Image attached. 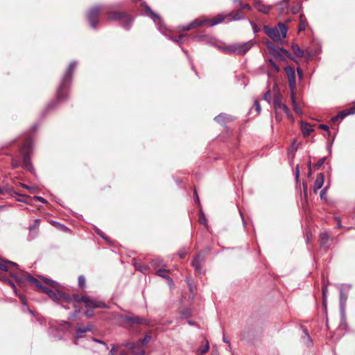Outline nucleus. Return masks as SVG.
I'll use <instances>...</instances> for the list:
<instances>
[{"label":"nucleus","mask_w":355,"mask_h":355,"mask_svg":"<svg viewBox=\"0 0 355 355\" xmlns=\"http://www.w3.org/2000/svg\"><path fill=\"white\" fill-rule=\"evenodd\" d=\"M231 17L230 20L239 21L243 19L245 17L241 14V10H238L235 14L229 13L226 16H222L220 15L216 16L212 19H196L189 23L188 25L182 27L183 31H189L198 26H200L207 23H211V26H215L223 22L225 18Z\"/></svg>","instance_id":"1"},{"label":"nucleus","mask_w":355,"mask_h":355,"mask_svg":"<svg viewBox=\"0 0 355 355\" xmlns=\"http://www.w3.org/2000/svg\"><path fill=\"white\" fill-rule=\"evenodd\" d=\"M77 65L76 62H71L69 66L67 73L64 75L60 87H58L56 93V98L58 101H62L67 98L65 94V89L68 85L71 82L72 72Z\"/></svg>","instance_id":"2"},{"label":"nucleus","mask_w":355,"mask_h":355,"mask_svg":"<svg viewBox=\"0 0 355 355\" xmlns=\"http://www.w3.org/2000/svg\"><path fill=\"white\" fill-rule=\"evenodd\" d=\"M279 29L276 27L270 28L267 25L263 26L265 33L270 37L274 42H279L282 38L286 37L287 27L282 23H279Z\"/></svg>","instance_id":"3"},{"label":"nucleus","mask_w":355,"mask_h":355,"mask_svg":"<svg viewBox=\"0 0 355 355\" xmlns=\"http://www.w3.org/2000/svg\"><path fill=\"white\" fill-rule=\"evenodd\" d=\"M150 339L151 336L148 335L137 343H125L123 346L127 347L134 355H144V345H146Z\"/></svg>","instance_id":"4"},{"label":"nucleus","mask_w":355,"mask_h":355,"mask_svg":"<svg viewBox=\"0 0 355 355\" xmlns=\"http://www.w3.org/2000/svg\"><path fill=\"white\" fill-rule=\"evenodd\" d=\"M32 150V141L27 139L23 146L20 149L21 154L23 156L22 165L23 167L30 171L33 170V165L30 161V153Z\"/></svg>","instance_id":"5"},{"label":"nucleus","mask_w":355,"mask_h":355,"mask_svg":"<svg viewBox=\"0 0 355 355\" xmlns=\"http://www.w3.org/2000/svg\"><path fill=\"white\" fill-rule=\"evenodd\" d=\"M107 14L108 20L121 19L122 26L126 30L130 29L133 19L127 14L123 12H115L112 11L107 12Z\"/></svg>","instance_id":"6"},{"label":"nucleus","mask_w":355,"mask_h":355,"mask_svg":"<svg viewBox=\"0 0 355 355\" xmlns=\"http://www.w3.org/2000/svg\"><path fill=\"white\" fill-rule=\"evenodd\" d=\"M104 7L103 6H96L91 8L87 13V19L90 26L93 28H96L98 23V17L100 13L103 10Z\"/></svg>","instance_id":"7"},{"label":"nucleus","mask_w":355,"mask_h":355,"mask_svg":"<svg viewBox=\"0 0 355 355\" xmlns=\"http://www.w3.org/2000/svg\"><path fill=\"white\" fill-rule=\"evenodd\" d=\"M73 299L74 301L80 302H83L85 304L87 308H107V305L99 301L93 300L88 297H78V295H73Z\"/></svg>","instance_id":"8"},{"label":"nucleus","mask_w":355,"mask_h":355,"mask_svg":"<svg viewBox=\"0 0 355 355\" xmlns=\"http://www.w3.org/2000/svg\"><path fill=\"white\" fill-rule=\"evenodd\" d=\"M273 106L276 112L282 110L286 116L292 118V114L287 105L282 102V96L280 94H277L274 96Z\"/></svg>","instance_id":"9"},{"label":"nucleus","mask_w":355,"mask_h":355,"mask_svg":"<svg viewBox=\"0 0 355 355\" xmlns=\"http://www.w3.org/2000/svg\"><path fill=\"white\" fill-rule=\"evenodd\" d=\"M121 318L124 320L125 322L130 324H142V325H150V322L148 319L141 318L137 315H128V316H123L121 315Z\"/></svg>","instance_id":"10"},{"label":"nucleus","mask_w":355,"mask_h":355,"mask_svg":"<svg viewBox=\"0 0 355 355\" xmlns=\"http://www.w3.org/2000/svg\"><path fill=\"white\" fill-rule=\"evenodd\" d=\"M286 76L288 81V86L291 92H294L295 89V72L293 67H287L285 69Z\"/></svg>","instance_id":"11"},{"label":"nucleus","mask_w":355,"mask_h":355,"mask_svg":"<svg viewBox=\"0 0 355 355\" xmlns=\"http://www.w3.org/2000/svg\"><path fill=\"white\" fill-rule=\"evenodd\" d=\"M205 259V254L202 253H198L193 259L192 261V266L195 270L198 273H202V265Z\"/></svg>","instance_id":"12"},{"label":"nucleus","mask_w":355,"mask_h":355,"mask_svg":"<svg viewBox=\"0 0 355 355\" xmlns=\"http://www.w3.org/2000/svg\"><path fill=\"white\" fill-rule=\"evenodd\" d=\"M254 44V42L253 40H250L240 44H235L236 54H245L253 46Z\"/></svg>","instance_id":"13"},{"label":"nucleus","mask_w":355,"mask_h":355,"mask_svg":"<svg viewBox=\"0 0 355 355\" xmlns=\"http://www.w3.org/2000/svg\"><path fill=\"white\" fill-rule=\"evenodd\" d=\"M143 6H144V8L146 12L147 13V15L153 20V21L155 23L157 24V25L159 26H158L159 30L161 32H163V30L162 29L161 26L159 25L161 24L160 17L157 14L155 13L150 9V8L148 6H147L146 4L143 3Z\"/></svg>","instance_id":"14"},{"label":"nucleus","mask_w":355,"mask_h":355,"mask_svg":"<svg viewBox=\"0 0 355 355\" xmlns=\"http://www.w3.org/2000/svg\"><path fill=\"white\" fill-rule=\"evenodd\" d=\"M254 7L259 12L263 14H268L272 8L270 5H265L261 0H252Z\"/></svg>","instance_id":"15"},{"label":"nucleus","mask_w":355,"mask_h":355,"mask_svg":"<svg viewBox=\"0 0 355 355\" xmlns=\"http://www.w3.org/2000/svg\"><path fill=\"white\" fill-rule=\"evenodd\" d=\"M350 287V285H342L340 290V309L342 313H344V308L347 298V295L344 293L343 289L345 288L347 290H349Z\"/></svg>","instance_id":"16"},{"label":"nucleus","mask_w":355,"mask_h":355,"mask_svg":"<svg viewBox=\"0 0 355 355\" xmlns=\"http://www.w3.org/2000/svg\"><path fill=\"white\" fill-rule=\"evenodd\" d=\"M324 177L323 173H319L317 175L315 180L314 182V185H313L314 193H317V191L322 188V187L323 186V184H324Z\"/></svg>","instance_id":"17"},{"label":"nucleus","mask_w":355,"mask_h":355,"mask_svg":"<svg viewBox=\"0 0 355 355\" xmlns=\"http://www.w3.org/2000/svg\"><path fill=\"white\" fill-rule=\"evenodd\" d=\"M92 324H88L87 327H78L76 328V334L75 336V338L76 339L78 338H82L83 334L88 332V331H90L92 330Z\"/></svg>","instance_id":"18"},{"label":"nucleus","mask_w":355,"mask_h":355,"mask_svg":"<svg viewBox=\"0 0 355 355\" xmlns=\"http://www.w3.org/2000/svg\"><path fill=\"white\" fill-rule=\"evenodd\" d=\"M169 270H165V269H160L158 270L157 272V275H159L161 277H163L164 279H166L168 281V283L170 286L173 285V280L168 276Z\"/></svg>","instance_id":"19"},{"label":"nucleus","mask_w":355,"mask_h":355,"mask_svg":"<svg viewBox=\"0 0 355 355\" xmlns=\"http://www.w3.org/2000/svg\"><path fill=\"white\" fill-rule=\"evenodd\" d=\"M291 101H292V104H293V106L294 111L297 114H302V111L301 108L300 107L299 105L297 104V103L296 101V98H295V92H291Z\"/></svg>","instance_id":"20"},{"label":"nucleus","mask_w":355,"mask_h":355,"mask_svg":"<svg viewBox=\"0 0 355 355\" xmlns=\"http://www.w3.org/2000/svg\"><path fill=\"white\" fill-rule=\"evenodd\" d=\"M301 129L304 136L309 135L311 132L313 131L311 126L307 123L303 121L301 122Z\"/></svg>","instance_id":"21"},{"label":"nucleus","mask_w":355,"mask_h":355,"mask_svg":"<svg viewBox=\"0 0 355 355\" xmlns=\"http://www.w3.org/2000/svg\"><path fill=\"white\" fill-rule=\"evenodd\" d=\"M351 112L350 111V107L347 109V110H345L343 112H340L337 116H334L331 119V121H336L338 119H343V118H345V116H347L348 115L352 114V113H348V112Z\"/></svg>","instance_id":"22"},{"label":"nucleus","mask_w":355,"mask_h":355,"mask_svg":"<svg viewBox=\"0 0 355 355\" xmlns=\"http://www.w3.org/2000/svg\"><path fill=\"white\" fill-rule=\"evenodd\" d=\"M329 239V234L328 232H322L320 234V245L322 247H327V242Z\"/></svg>","instance_id":"23"},{"label":"nucleus","mask_w":355,"mask_h":355,"mask_svg":"<svg viewBox=\"0 0 355 355\" xmlns=\"http://www.w3.org/2000/svg\"><path fill=\"white\" fill-rule=\"evenodd\" d=\"M292 50L294 53V54L299 57L302 58L304 55V51L300 48V46L297 44H293L291 46Z\"/></svg>","instance_id":"24"},{"label":"nucleus","mask_w":355,"mask_h":355,"mask_svg":"<svg viewBox=\"0 0 355 355\" xmlns=\"http://www.w3.org/2000/svg\"><path fill=\"white\" fill-rule=\"evenodd\" d=\"M214 120L218 123H223L230 120V116L225 114H220L214 118Z\"/></svg>","instance_id":"25"},{"label":"nucleus","mask_w":355,"mask_h":355,"mask_svg":"<svg viewBox=\"0 0 355 355\" xmlns=\"http://www.w3.org/2000/svg\"><path fill=\"white\" fill-rule=\"evenodd\" d=\"M220 49H222L223 51L228 53H236V46L235 44L229 45L225 47H220Z\"/></svg>","instance_id":"26"},{"label":"nucleus","mask_w":355,"mask_h":355,"mask_svg":"<svg viewBox=\"0 0 355 355\" xmlns=\"http://www.w3.org/2000/svg\"><path fill=\"white\" fill-rule=\"evenodd\" d=\"M300 24H299V31H302L304 30H305L306 27V25H307V21L306 20V19L304 18V16L301 15H300Z\"/></svg>","instance_id":"27"},{"label":"nucleus","mask_w":355,"mask_h":355,"mask_svg":"<svg viewBox=\"0 0 355 355\" xmlns=\"http://www.w3.org/2000/svg\"><path fill=\"white\" fill-rule=\"evenodd\" d=\"M322 295H323V306L324 308L327 306V287L323 286L322 288Z\"/></svg>","instance_id":"28"},{"label":"nucleus","mask_w":355,"mask_h":355,"mask_svg":"<svg viewBox=\"0 0 355 355\" xmlns=\"http://www.w3.org/2000/svg\"><path fill=\"white\" fill-rule=\"evenodd\" d=\"M209 342L208 341H206V343L205 345V346L200 347L199 349V353L200 354H205L206 352H207V351L209 350Z\"/></svg>","instance_id":"29"},{"label":"nucleus","mask_w":355,"mask_h":355,"mask_svg":"<svg viewBox=\"0 0 355 355\" xmlns=\"http://www.w3.org/2000/svg\"><path fill=\"white\" fill-rule=\"evenodd\" d=\"M5 194L12 195V191L10 189L1 188L0 187V195H5Z\"/></svg>","instance_id":"30"},{"label":"nucleus","mask_w":355,"mask_h":355,"mask_svg":"<svg viewBox=\"0 0 355 355\" xmlns=\"http://www.w3.org/2000/svg\"><path fill=\"white\" fill-rule=\"evenodd\" d=\"M78 285L80 288H83L85 286V278L83 275L78 277Z\"/></svg>","instance_id":"31"},{"label":"nucleus","mask_w":355,"mask_h":355,"mask_svg":"<svg viewBox=\"0 0 355 355\" xmlns=\"http://www.w3.org/2000/svg\"><path fill=\"white\" fill-rule=\"evenodd\" d=\"M248 22L251 25L254 33L259 32V28L253 21L248 20Z\"/></svg>","instance_id":"32"},{"label":"nucleus","mask_w":355,"mask_h":355,"mask_svg":"<svg viewBox=\"0 0 355 355\" xmlns=\"http://www.w3.org/2000/svg\"><path fill=\"white\" fill-rule=\"evenodd\" d=\"M263 99L267 101L268 103H270L271 101V93L270 91H267L263 95Z\"/></svg>","instance_id":"33"},{"label":"nucleus","mask_w":355,"mask_h":355,"mask_svg":"<svg viewBox=\"0 0 355 355\" xmlns=\"http://www.w3.org/2000/svg\"><path fill=\"white\" fill-rule=\"evenodd\" d=\"M185 37L184 35H180L178 37H171V40L177 42L182 43L183 38Z\"/></svg>","instance_id":"34"},{"label":"nucleus","mask_w":355,"mask_h":355,"mask_svg":"<svg viewBox=\"0 0 355 355\" xmlns=\"http://www.w3.org/2000/svg\"><path fill=\"white\" fill-rule=\"evenodd\" d=\"M199 222L200 224L207 225V218L203 213L200 216Z\"/></svg>","instance_id":"35"},{"label":"nucleus","mask_w":355,"mask_h":355,"mask_svg":"<svg viewBox=\"0 0 355 355\" xmlns=\"http://www.w3.org/2000/svg\"><path fill=\"white\" fill-rule=\"evenodd\" d=\"M44 282L47 284V285H49L52 287H56V282H55L53 280H51V279H44Z\"/></svg>","instance_id":"36"},{"label":"nucleus","mask_w":355,"mask_h":355,"mask_svg":"<svg viewBox=\"0 0 355 355\" xmlns=\"http://www.w3.org/2000/svg\"><path fill=\"white\" fill-rule=\"evenodd\" d=\"M93 341L96 342V343H101L103 347H104L105 350H107L108 349V347L107 345L105 343L104 341L103 340H98V339H96V338H93L92 339Z\"/></svg>","instance_id":"37"},{"label":"nucleus","mask_w":355,"mask_h":355,"mask_svg":"<svg viewBox=\"0 0 355 355\" xmlns=\"http://www.w3.org/2000/svg\"><path fill=\"white\" fill-rule=\"evenodd\" d=\"M254 105L255 110H256L258 114H259L260 112H261V105H260L259 101H255L254 103Z\"/></svg>","instance_id":"38"},{"label":"nucleus","mask_w":355,"mask_h":355,"mask_svg":"<svg viewBox=\"0 0 355 355\" xmlns=\"http://www.w3.org/2000/svg\"><path fill=\"white\" fill-rule=\"evenodd\" d=\"M241 9H247L249 10H252V7L248 3H241L240 4Z\"/></svg>","instance_id":"39"},{"label":"nucleus","mask_w":355,"mask_h":355,"mask_svg":"<svg viewBox=\"0 0 355 355\" xmlns=\"http://www.w3.org/2000/svg\"><path fill=\"white\" fill-rule=\"evenodd\" d=\"M295 176L296 181H298L299 178H300V168H299L298 166H297L295 168Z\"/></svg>","instance_id":"40"},{"label":"nucleus","mask_w":355,"mask_h":355,"mask_svg":"<svg viewBox=\"0 0 355 355\" xmlns=\"http://www.w3.org/2000/svg\"><path fill=\"white\" fill-rule=\"evenodd\" d=\"M20 165L19 162L18 160H16L15 159H12V166L14 168H16L19 167Z\"/></svg>","instance_id":"41"},{"label":"nucleus","mask_w":355,"mask_h":355,"mask_svg":"<svg viewBox=\"0 0 355 355\" xmlns=\"http://www.w3.org/2000/svg\"><path fill=\"white\" fill-rule=\"evenodd\" d=\"M270 64H271V66L272 67V68L276 71H279V67L272 60H270Z\"/></svg>","instance_id":"42"},{"label":"nucleus","mask_w":355,"mask_h":355,"mask_svg":"<svg viewBox=\"0 0 355 355\" xmlns=\"http://www.w3.org/2000/svg\"><path fill=\"white\" fill-rule=\"evenodd\" d=\"M325 159H326V157H322V158L320 159L319 161L317 162L316 166L318 167H320L321 166H322L324 163Z\"/></svg>","instance_id":"43"},{"label":"nucleus","mask_w":355,"mask_h":355,"mask_svg":"<svg viewBox=\"0 0 355 355\" xmlns=\"http://www.w3.org/2000/svg\"><path fill=\"white\" fill-rule=\"evenodd\" d=\"M266 46H267L270 49H271V50H272V51H276V50H275V49L274 45L272 44V42H270V41H267V42H266Z\"/></svg>","instance_id":"44"},{"label":"nucleus","mask_w":355,"mask_h":355,"mask_svg":"<svg viewBox=\"0 0 355 355\" xmlns=\"http://www.w3.org/2000/svg\"><path fill=\"white\" fill-rule=\"evenodd\" d=\"M327 193V188L323 189L320 193L321 199H325V195Z\"/></svg>","instance_id":"45"},{"label":"nucleus","mask_w":355,"mask_h":355,"mask_svg":"<svg viewBox=\"0 0 355 355\" xmlns=\"http://www.w3.org/2000/svg\"><path fill=\"white\" fill-rule=\"evenodd\" d=\"M151 264H152V266H153L154 267H157L158 266H159V264H160V261H159V260H158V259H157H157H155V260H153V261H151Z\"/></svg>","instance_id":"46"},{"label":"nucleus","mask_w":355,"mask_h":355,"mask_svg":"<svg viewBox=\"0 0 355 355\" xmlns=\"http://www.w3.org/2000/svg\"><path fill=\"white\" fill-rule=\"evenodd\" d=\"M34 199L41 202H43V203H46V200L42 198V197H40V196H35L34 197Z\"/></svg>","instance_id":"47"},{"label":"nucleus","mask_w":355,"mask_h":355,"mask_svg":"<svg viewBox=\"0 0 355 355\" xmlns=\"http://www.w3.org/2000/svg\"><path fill=\"white\" fill-rule=\"evenodd\" d=\"M319 128L322 130L329 132V127L325 124H320Z\"/></svg>","instance_id":"48"},{"label":"nucleus","mask_w":355,"mask_h":355,"mask_svg":"<svg viewBox=\"0 0 355 355\" xmlns=\"http://www.w3.org/2000/svg\"><path fill=\"white\" fill-rule=\"evenodd\" d=\"M297 74H298L299 78H300V79H302V77H303V73H302V70H301L300 68H297Z\"/></svg>","instance_id":"49"},{"label":"nucleus","mask_w":355,"mask_h":355,"mask_svg":"<svg viewBox=\"0 0 355 355\" xmlns=\"http://www.w3.org/2000/svg\"><path fill=\"white\" fill-rule=\"evenodd\" d=\"M85 315H86L87 317H88V318H90V317H92V316L93 315V313H92V311H87L85 312Z\"/></svg>","instance_id":"50"},{"label":"nucleus","mask_w":355,"mask_h":355,"mask_svg":"<svg viewBox=\"0 0 355 355\" xmlns=\"http://www.w3.org/2000/svg\"><path fill=\"white\" fill-rule=\"evenodd\" d=\"M335 219L337 220L338 223H337V227L340 228L342 227L341 225V222H340V220L339 219V218L338 217H336Z\"/></svg>","instance_id":"51"},{"label":"nucleus","mask_w":355,"mask_h":355,"mask_svg":"<svg viewBox=\"0 0 355 355\" xmlns=\"http://www.w3.org/2000/svg\"><path fill=\"white\" fill-rule=\"evenodd\" d=\"M115 345H113L112 348L110 351L109 355H114Z\"/></svg>","instance_id":"52"},{"label":"nucleus","mask_w":355,"mask_h":355,"mask_svg":"<svg viewBox=\"0 0 355 355\" xmlns=\"http://www.w3.org/2000/svg\"><path fill=\"white\" fill-rule=\"evenodd\" d=\"M195 198H196V202L198 203V204H200V200H199V198H198V196L197 194V193L195 191Z\"/></svg>","instance_id":"53"},{"label":"nucleus","mask_w":355,"mask_h":355,"mask_svg":"<svg viewBox=\"0 0 355 355\" xmlns=\"http://www.w3.org/2000/svg\"><path fill=\"white\" fill-rule=\"evenodd\" d=\"M350 111L351 112L349 113H352V114H355V105L350 107Z\"/></svg>","instance_id":"54"},{"label":"nucleus","mask_w":355,"mask_h":355,"mask_svg":"<svg viewBox=\"0 0 355 355\" xmlns=\"http://www.w3.org/2000/svg\"><path fill=\"white\" fill-rule=\"evenodd\" d=\"M22 187H23L24 188H26V189H29V190H31V191H33V188L30 187H28V185H26V184H22Z\"/></svg>","instance_id":"55"},{"label":"nucleus","mask_w":355,"mask_h":355,"mask_svg":"<svg viewBox=\"0 0 355 355\" xmlns=\"http://www.w3.org/2000/svg\"><path fill=\"white\" fill-rule=\"evenodd\" d=\"M303 187H304V193H306V190H307V184L306 183H303Z\"/></svg>","instance_id":"56"},{"label":"nucleus","mask_w":355,"mask_h":355,"mask_svg":"<svg viewBox=\"0 0 355 355\" xmlns=\"http://www.w3.org/2000/svg\"><path fill=\"white\" fill-rule=\"evenodd\" d=\"M279 50H280L283 53H284L285 55H288V52L286 50H285V49H282V48L279 49Z\"/></svg>","instance_id":"57"},{"label":"nucleus","mask_w":355,"mask_h":355,"mask_svg":"<svg viewBox=\"0 0 355 355\" xmlns=\"http://www.w3.org/2000/svg\"><path fill=\"white\" fill-rule=\"evenodd\" d=\"M179 255H180V258H182H182H184V257L185 254H184V253H180V254H179Z\"/></svg>","instance_id":"58"},{"label":"nucleus","mask_w":355,"mask_h":355,"mask_svg":"<svg viewBox=\"0 0 355 355\" xmlns=\"http://www.w3.org/2000/svg\"><path fill=\"white\" fill-rule=\"evenodd\" d=\"M233 1H234V3H239V4H241V0H233Z\"/></svg>","instance_id":"59"},{"label":"nucleus","mask_w":355,"mask_h":355,"mask_svg":"<svg viewBox=\"0 0 355 355\" xmlns=\"http://www.w3.org/2000/svg\"><path fill=\"white\" fill-rule=\"evenodd\" d=\"M223 341H224L225 343H228V341L227 340V339L225 338V336H223Z\"/></svg>","instance_id":"60"},{"label":"nucleus","mask_w":355,"mask_h":355,"mask_svg":"<svg viewBox=\"0 0 355 355\" xmlns=\"http://www.w3.org/2000/svg\"><path fill=\"white\" fill-rule=\"evenodd\" d=\"M9 283H10V284L11 285V286H12V288H14V287H15V286H14V284H13V283L10 282H9Z\"/></svg>","instance_id":"61"},{"label":"nucleus","mask_w":355,"mask_h":355,"mask_svg":"<svg viewBox=\"0 0 355 355\" xmlns=\"http://www.w3.org/2000/svg\"><path fill=\"white\" fill-rule=\"evenodd\" d=\"M20 297H21V302H22L23 303H24V297L21 296Z\"/></svg>","instance_id":"62"},{"label":"nucleus","mask_w":355,"mask_h":355,"mask_svg":"<svg viewBox=\"0 0 355 355\" xmlns=\"http://www.w3.org/2000/svg\"><path fill=\"white\" fill-rule=\"evenodd\" d=\"M284 1L285 2V3L287 5L288 3V0H284Z\"/></svg>","instance_id":"63"},{"label":"nucleus","mask_w":355,"mask_h":355,"mask_svg":"<svg viewBox=\"0 0 355 355\" xmlns=\"http://www.w3.org/2000/svg\"><path fill=\"white\" fill-rule=\"evenodd\" d=\"M39 223V219H36L35 220V224H38Z\"/></svg>","instance_id":"64"}]
</instances>
